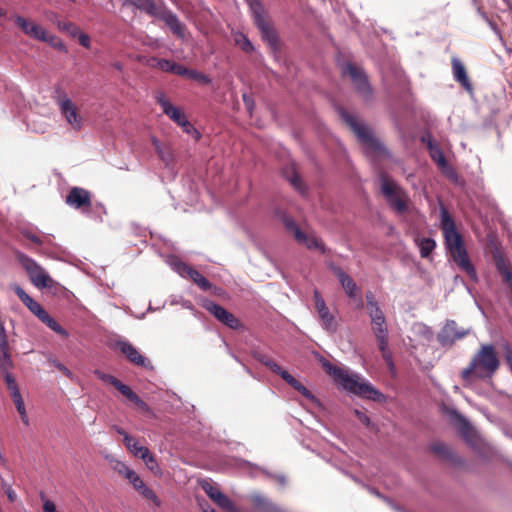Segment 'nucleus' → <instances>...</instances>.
Segmentation results:
<instances>
[{"label": "nucleus", "mask_w": 512, "mask_h": 512, "mask_svg": "<svg viewBox=\"0 0 512 512\" xmlns=\"http://www.w3.org/2000/svg\"><path fill=\"white\" fill-rule=\"evenodd\" d=\"M440 228L443 231L445 247L451 259L461 271L465 272L474 282H477L478 275L470 261L463 238L457 231L454 219L444 206L440 207Z\"/></svg>", "instance_id": "obj_1"}, {"label": "nucleus", "mask_w": 512, "mask_h": 512, "mask_svg": "<svg viewBox=\"0 0 512 512\" xmlns=\"http://www.w3.org/2000/svg\"><path fill=\"white\" fill-rule=\"evenodd\" d=\"M500 365L492 344H484L474 354L469 365L462 370L461 378L468 385L476 380L488 381Z\"/></svg>", "instance_id": "obj_2"}, {"label": "nucleus", "mask_w": 512, "mask_h": 512, "mask_svg": "<svg viewBox=\"0 0 512 512\" xmlns=\"http://www.w3.org/2000/svg\"><path fill=\"white\" fill-rule=\"evenodd\" d=\"M324 366L327 368V371L332 374L342 389L374 401L379 400L382 396V394L369 382L361 380L357 373L349 372L346 369L334 366L330 363H327Z\"/></svg>", "instance_id": "obj_3"}, {"label": "nucleus", "mask_w": 512, "mask_h": 512, "mask_svg": "<svg viewBox=\"0 0 512 512\" xmlns=\"http://www.w3.org/2000/svg\"><path fill=\"white\" fill-rule=\"evenodd\" d=\"M138 3L140 11L164 21L173 34L179 38H184V25L178 16L164 4L158 5L154 0H138Z\"/></svg>", "instance_id": "obj_4"}, {"label": "nucleus", "mask_w": 512, "mask_h": 512, "mask_svg": "<svg viewBox=\"0 0 512 512\" xmlns=\"http://www.w3.org/2000/svg\"><path fill=\"white\" fill-rule=\"evenodd\" d=\"M381 193L394 212L404 214L408 211L409 195L397 182L382 176Z\"/></svg>", "instance_id": "obj_5"}, {"label": "nucleus", "mask_w": 512, "mask_h": 512, "mask_svg": "<svg viewBox=\"0 0 512 512\" xmlns=\"http://www.w3.org/2000/svg\"><path fill=\"white\" fill-rule=\"evenodd\" d=\"M53 98L58 105L61 116L65 119L68 126L73 131H80L83 128L84 118L79 112L77 105L61 87L55 88Z\"/></svg>", "instance_id": "obj_6"}, {"label": "nucleus", "mask_w": 512, "mask_h": 512, "mask_svg": "<svg viewBox=\"0 0 512 512\" xmlns=\"http://www.w3.org/2000/svg\"><path fill=\"white\" fill-rule=\"evenodd\" d=\"M18 260L22 267L27 272L30 281L35 287H37L38 289H51L54 287L56 282L50 277L48 272L42 266H40L34 259L30 258L27 255L20 254L18 256Z\"/></svg>", "instance_id": "obj_7"}, {"label": "nucleus", "mask_w": 512, "mask_h": 512, "mask_svg": "<svg viewBox=\"0 0 512 512\" xmlns=\"http://www.w3.org/2000/svg\"><path fill=\"white\" fill-rule=\"evenodd\" d=\"M340 115L343 121L350 126L362 144L375 152L382 150L383 147L381 143L373 136L372 132L366 125L358 122L355 116L345 110H341Z\"/></svg>", "instance_id": "obj_8"}, {"label": "nucleus", "mask_w": 512, "mask_h": 512, "mask_svg": "<svg viewBox=\"0 0 512 512\" xmlns=\"http://www.w3.org/2000/svg\"><path fill=\"white\" fill-rule=\"evenodd\" d=\"M169 267L182 278H190L200 289L207 291L211 289V283L196 269L181 261L177 256L170 255L166 259Z\"/></svg>", "instance_id": "obj_9"}, {"label": "nucleus", "mask_w": 512, "mask_h": 512, "mask_svg": "<svg viewBox=\"0 0 512 512\" xmlns=\"http://www.w3.org/2000/svg\"><path fill=\"white\" fill-rule=\"evenodd\" d=\"M343 74L351 78L356 91L361 95L364 101L369 102L373 99V89L363 69L351 63H347L343 67Z\"/></svg>", "instance_id": "obj_10"}, {"label": "nucleus", "mask_w": 512, "mask_h": 512, "mask_svg": "<svg viewBox=\"0 0 512 512\" xmlns=\"http://www.w3.org/2000/svg\"><path fill=\"white\" fill-rule=\"evenodd\" d=\"M470 332V328L458 327L455 320L448 319L438 332L437 341L442 347L450 348L456 341L465 338Z\"/></svg>", "instance_id": "obj_11"}, {"label": "nucleus", "mask_w": 512, "mask_h": 512, "mask_svg": "<svg viewBox=\"0 0 512 512\" xmlns=\"http://www.w3.org/2000/svg\"><path fill=\"white\" fill-rule=\"evenodd\" d=\"M202 307L210 312L218 321L226 325L231 329H238L241 326L239 320L228 310H226L221 305L211 301L204 300L202 303Z\"/></svg>", "instance_id": "obj_12"}, {"label": "nucleus", "mask_w": 512, "mask_h": 512, "mask_svg": "<svg viewBox=\"0 0 512 512\" xmlns=\"http://www.w3.org/2000/svg\"><path fill=\"white\" fill-rule=\"evenodd\" d=\"M366 309L376 340H380L381 344L385 345V335L388 334V328L386 324V317L382 308L379 304H377Z\"/></svg>", "instance_id": "obj_13"}, {"label": "nucleus", "mask_w": 512, "mask_h": 512, "mask_svg": "<svg viewBox=\"0 0 512 512\" xmlns=\"http://www.w3.org/2000/svg\"><path fill=\"white\" fill-rule=\"evenodd\" d=\"M117 349H119L125 357L134 365L145 368L153 369V366L148 358L143 356L139 350L133 346L129 341L120 339L115 343Z\"/></svg>", "instance_id": "obj_14"}, {"label": "nucleus", "mask_w": 512, "mask_h": 512, "mask_svg": "<svg viewBox=\"0 0 512 512\" xmlns=\"http://www.w3.org/2000/svg\"><path fill=\"white\" fill-rule=\"evenodd\" d=\"M313 298L315 302V309L322 322L323 328L329 333H335L338 326L335 317L330 313L325 300L317 289L313 292Z\"/></svg>", "instance_id": "obj_15"}, {"label": "nucleus", "mask_w": 512, "mask_h": 512, "mask_svg": "<svg viewBox=\"0 0 512 512\" xmlns=\"http://www.w3.org/2000/svg\"><path fill=\"white\" fill-rule=\"evenodd\" d=\"M451 66L454 80L459 83L465 91L472 93L473 85L467 75L463 62L457 56H453L451 58Z\"/></svg>", "instance_id": "obj_16"}, {"label": "nucleus", "mask_w": 512, "mask_h": 512, "mask_svg": "<svg viewBox=\"0 0 512 512\" xmlns=\"http://www.w3.org/2000/svg\"><path fill=\"white\" fill-rule=\"evenodd\" d=\"M66 203L75 209H82L91 205L90 193L84 188L73 187L67 197Z\"/></svg>", "instance_id": "obj_17"}, {"label": "nucleus", "mask_w": 512, "mask_h": 512, "mask_svg": "<svg viewBox=\"0 0 512 512\" xmlns=\"http://www.w3.org/2000/svg\"><path fill=\"white\" fill-rule=\"evenodd\" d=\"M157 103L161 106L164 114H166L171 120L180 125L186 119V116L181 113L180 109L166 98L164 93H159L156 96Z\"/></svg>", "instance_id": "obj_18"}, {"label": "nucleus", "mask_w": 512, "mask_h": 512, "mask_svg": "<svg viewBox=\"0 0 512 512\" xmlns=\"http://www.w3.org/2000/svg\"><path fill=\"white\" fill-rule=\"evenodd\" d=\"M332 271L338 278L341 286L345 290L346 295L349 298H355L358 291L357 284L351 279V277L338 266H332Z\"/></svg>", "instance_id": "obj_19"}, {"label": "nucleus", "mask_w": 512, "mask_h": 512, "mask_svg": "<svg viewBox=\"0 0 512 512\" xmlns=\"http://www.w3.org/2000/svg\"><path fill=\"white\" fill-rule=\"evenodd\" d=\"M447 414L450 417V420L458 426L462 435L466 438L468 442H470V434L472 433V426L470 422L460 414L455 408L447 409Z\"/></svg>", "instance_id": "obj_20"}, {"label": "nucleus", "mask_w": 512, "mask_h": 512, "mask_svg": "<svg viewBox=\"0 0 512 512\" xmlns=\"http://www.w3.org/2000/svg\"><path fill=\"white\" fill-rule=\"evenodd\" d=\"M252 500L255 505L261 510V512H287L262 495L254 494Z\"/></svg>", "instance_id": "obj_21"}, {"label": "nucleus", "mask_w": 512, "mask_h": 512, "mask_svg": "<svg viewBox=\"0 0 512 512\" xmlns=\"http://www.w3.org/2000/svg\"><path fill=\"white\" fill-rule=\"evenodd\" d=\"M415 243L422 258H428L436 247V241L429 237L416 238Z\"/></svg>", "instance_id": "obj_22"}, {"label": "nucleus", "mask_w": 512, "mask_h": 512, "mask_svg": "<svg viewBox=\"0 0 512 512\" xmlns=\"http://www.w3.org/2000/svg\"><path fill=\"white\" fill-rule=\"evenodd\" d=\"M125 446L126 448L135 456V457H146L148 455V448L140 445L138 441H136L130 435H125Z\"/></svg>", "instance_id": "obj_23"}, {"label": "nucleus", "mask_w": 512, "mask_h": 512, "mask_svg": "<svg viewBox=\"0 0 512 512\" xmlns=\"http://www.w3.org/2000/svg\"><path fill=\"white\" fill-rule=\"evenodd\" d=\"M118 391L141 409H148L147 404L128 385L122 383V385L118 387Z\"/></svg>", "instance_id": "obj_24"}, {"label": "nucleus", "mask_w": 512, "mask_h": 512, "mask_svg": "<svg viewBox=\"0 0 512 512\" xmlns=\"http://www.w3.org/2000/svg\"><path fill=\"white\" fill-rule=\"evenodd\" d=\"M249 9L252 13L253 21L255 25L265 22V10L262 3L259 0H249Z\"/></svg>", "instance_id": "obj_25"}, {"label": "nucleus", "mask_w": 512, "mask_h": 512, "mask_svg": "<svg viewBox=\"0 0 512 512\" xmlns=\"http://www.w3.org/2000/svg\"><path fill=\"white\" fill-rule=\"evenodd\" d=\"M256 27L261 32L262 38L271 46L275 47L277 42V36L273 28L270 27V25L265 21L262 22Z\"/></svg>", "instance_id": "obj_26"}, {"label": "nucleus", "mask_w": 512, "mask_h": 512, "mask_svg": "<svg viewBox=\"0 0 512 512\" xmlns=\"http://www.w3.org/2000/svg\"><path fill=\"white\" fill-rule=\"evenodd\" d=\"M285 382L288 383L291 387H293L296 391H298L306 399L312 402H318L316 397L292 375H290Z\"/></svg>", "instance_id": "obj_27"}, {"label": "nucleus", "mask_w": 512, "mask_h": 512, "mask_svg": "<svg viewBox=\"0 0 512 512\" xmlns=\"http://www.w3.org/2000/svg\"><path fill=\"white\" fill-rule=\"evenodd\" d=\"M11 397H12V400L16 406V409L21 417V420L22 422L25 424V425H29V418L27 416V412H26V408H25V403H24V400H23V397L20 393V390L17 391V392H14L11 394Z\"/></svg>", "instance_id": "obj_28"}, {"label": "nucleus", "mask_w": 512, "mask_h": 512, "mask_svg": "<svg viewBox=\"0 0 512 512\" xmlns=\"http://www.w3.org/2000/svg\"><path fill=\"white\" fill-rule=\"evenodd\" d=\"M431 450L440 457L448 460H454V452L449 445L444 442H435L431 445Z\"/></svg>", "instance_id": "obj_29"}, {"label": "nucleus", "mask_w": 512, "mask_h": 512, "mask_svg": "<svg viewBox=\"0 0 512 512\" xmlns=\"http://www.w3.org/2000/svg\"><path fill=\"white\" fill-rule=\"evenodd\" d=\"M43 322L47 327H49L52 331L57 334L67 338L69 333L65 330L54 318H52L47 312L39 319Z\"/></svg>", "instance_id": "obj_30"}, {"label": "nucleus", "mask_w": 512, "mask_h": 512, "mask_svg": "<svg viewBox=\"0 0 512 512\" xmlns=\"http://www.w3.org/2000/svg\"><path fill=\"white\" fill-rule=\"evenodd\" d=\"M158 69L164 72H169L181 76L183 65H180L168 59H161V62H158Z\"/></svg>", "instance_id": "obj_31"}, {"label": "nucleus", "mask_w": 512, "mask_h": 512, "mask_svg": "<svg viewBox=\"0 0 512 512\" xmlns=\"http://www.w3.org/2000/svg\"><path fill=\"white\" fill-rule=\"evenodd\" d=\"M282 222L285 226V228L293 233L295 239L302 238L304 239V233L301 231L299 226L296 224L294 219L286 214L282 215Z\"/></svg>", "instance_id": "obj_32"}, {"label": "nucleus", "mask_w": 512, "mask_h": 512, "mask_svg": "<svg viewBox=\"0 0 512 512\" xmlns=\"http://www.w3.org/2000/svg\"><path fill=\"white\" fill-rule=\"evenodd\" d=\"M181 76H184V77H187V78H190V79H193V80H196V81H199L201 83H204V84H208L211 82L210 78L197 71V70H194V69H189L185 66H183V70H182V73H181Z\"/></svg>", "instance_id": "obj_33"}, {"label": "nucleus", "mask_w": 512, "mask_h": 512, "mask_svg": "<svg viewBox=\"0 0 512 512\" xmlns=\"http://www.w3.org/2000/svg\"><path fill=\"white\" fill-rule=\"evenodd\" d=\"M296 240L304 244L308 249H319L321 252H325L323 243L314 236H308L304 233V239L297 238Z\"/></svg>", "instance_id": "obj_34"}, {"label": "nucleus", "mask_w": 512, "mask_h": 512, "mask_svg": "<svg viewBox=\"0 0 512 512\" xmlns=\"http://www.w3.org/2000/svg\"><path fill=\"white\" fill-rule=\"evenodd\" d=\"M434 162L437 163L438 167L442 170V172L452 180H457L458 176L455 170L448 165V162L444 156V154L438 157Z\"/></svg>", "instance_id": "obj_35"}, {"label": "nucleus", "mask_w": 512, "mask_h": 512, "mask_svg": "<svg viewBox=\"0 0 512 512\" xmlns=\"http://www.w3.org/2000/svg\"><path fill=\"white\" fill-rule=\"evenodd\" d=\"M434 162L437 163L438 167L442 170V172L452 180H457L458 176L455 170L448 165V162L444 156V154L438 157Z\"/></svg>", "instance_id": "obj_36"}, {"label": "nucleus", "mask_w": 512, "mask_h": 512, "mask_svg": "<svg viewBox=\"0 0 512 512\" xmlns=\"http://www.w3.org/2000/svg\"><path fill=\"white\" fill-rule=\"evenodd\" d=\"M434 162L437 163L438 167L442 170V172L452 180H457L458 176L455 170L448 165V162L444 156V154L438 157Z\"/></svg>", "instance_id": "obj_37"}, {"label": "nucleus", "mask_w": 512, "mask_h": 512, "mask_svg": "<svg viewBox=\"0 0 512 512\" xmlns=\"http://www.w3.org/2000/svg\"><path fill=\"white\" fill-rule=\"evenodd\" d=\"M29 35L44 42H51L53 40V37L49 36L47 31L38 24H33V27H30Z\"/></svg>", "instance_id": "obj_38"}, {"label": "nucleus", "mask_w": 512, "mask_h": 512, "mask_svg": "<svg viewBox=\"0 0 512 512\" xmlns=\"http://www.w3.org/2000/svg\"><path fill=\"white\" fill-rule=\"evenodd\" d=\"M107 459L109 460L113 470L124 478H127L129 473L132 471V469H130L124 462L117 460L114 457L107 456Z\"/></svg>", "instance_id": "obj_39"}, {"label": "nucleus", "mask_w": 512, "mask_h": 512, "mask_svg": "<svg viewBox=\"0 0 512 512\" xmlns=\"http://www.w3.org/2000/svg\"><path fill=\"white\" fill-rule=\"evenodd\" d=\"M152 143L161 160L168 165L172 161L171 153L162 146L158 139L153 138Z\"/></svg>", "instance_id": "obj_40"}, {"label": "nucleus", "mask_w": 512, "mask_h": 512, "mask_svg": "<svg viewBox=\"0 0 512 512\" xmlns=\"http://www.w3.org/2000/svg\"><path fill=\"white\" fill-rule=\"evenodd\" d=\"M137 491L145 498L151 500L156 506H160L161 502L155 492L146 486L145 483L140 485Z\"/></svg>", "instance_id": "obj_41"}, {"label": "nucleus", "mask_w": 512, "mask_h": 512, "mask_svg": "<svg viewBox=\"0 0 512 512\" xmlns=\"http://www.w3.org/2000/svg\"><path fill=\"white\" fill-rule=\"evenodd\" d=\"M146 467L155 475H158L161 473V469L159 467V464L157 462V460L155 459V457L150 453V451L148 450V455L146 457H140Z\"/></svg>", "instance_id": "obj_42"}, {"label": "nucleus", "mask_w": 512, "mask_h": 512, "mask_svg": "<svg viewBox=\"0 0 512 512\" xmlns=\"http://www.w3.org/2000/svg\"><path fill=\"white\" fill-rule=\"evenodd\" d=\"M235 42L244 52L250 53L254 50L251 41L242 33L236 34Z\"/></svg>", "instance_id": "obj_43"}, {"label": "nucleus", "mask_w": 512, "mask_h": 512, "mask_svg": "<svg viewBox=\"0 0 512 512\" xmlns=\"http://www.w3.org/2000/svg\"><path fill=\"white\" fill-rule=\"evenodd\" d=\"M377 342H378L379 350L382 352L383 359L390 367H393L392 354L388 349V345H389L388 334L385 335V345H382L380 340H377Z\"/></svg>", "instance_id": "obj_44"}, {"label": "nucleus", "mask_w": 512, "mask_h": 512, "mask_svg": "<svg viewBox=\"0 0 512 512\" xmlns=\"http://www.w3.org/2000/svg\"><path fill=\"white\" fill-rule=\"evenodd\" d=\"M216 504L227 512H239L234 503L224 493L219 497Z\"/></svg>", "instance_id": "obj_45"}, {"label": "nucleus", "mask_w": 512, "mask_h": 512, "mask_svg": "<svg viewBox=\"0 0 512 512\" xmlns=\"http://www.w3.org/2000/svg\"><path fill=\"white\" fill-rule=\"evenodd\" d=\"M94 374L102 381L113 385L117 390H118V387H120V385H122V382L120 380H118L116 377H114L113 375H110V374H106V373L102 372L101 370L96 369L94 371Z\"/></svg>", "instance_id": "obj_46"}, {"label": "nucleus", "mask_w": 512, "mask_h": 512, "mask_svg": "<svg viewBox=\"0 0 512 512\" xmlns=\"http://www.w3.org/2000/svg\"><path fill=\"white\" fill-rule=\"evenodd\" d=\"M58 28L72 37H76L79 33V28L69 21H59Z\"/></svg>", "instance_id": "obj_47"}, {"label": "nucleus", "mask_w": 512, "mask_h": 512, "mask_svg": "<svg viewBox=\"0 0 512 512\" xmlns=\"http://www.w3.org/2000/svg\"><path fill=\"white\" fill-rule=\"evenodd\" d=\"M13 368V361L10 353L0 354V370L2 374L10 373L9 370Z\"/></svg>", "instance_id": "obj_48"}, {"label": "nucleus", "mask_w": 512, "mask_h": 512, "mask_svg": "<svg viewBox=\"0 0 512 512\" xmlns=\"http://www.w3.org/2000/svg\"><path fill=\"white\" fill-rule=\"evenodd\" d=\"M428 149L433 161L444 154L441 148L431 140L428 141Z\"/></svg>", "instance_id": "obj_49"}, {"label": "nucleus", "mask_w": 512, "mask_h": 512, "mask_svg": "<svg viewBox=\"0 0 512 512\" xmlns=\"http://www.w3.org/2000/svg\"><path fill=\"white\" fill-rule=\"evenodd\" d=\"M14 22L17 26H19L25 34L29 35L30 27H33L34 23H30L22 16H16Z\"/></svg>", "instance_id": "obj_50"}, {"label": "nucleus", "mask_w": 512, "mask_h": 512, "mask_svg": "<svg viewBox=\"0 0 512 512\" xmlns=\"http://www.w3.org/2000/svg\"><path fill=\"white\" fill-rule=\"evenodd\" d=\"M29 311L40 319L47 311L37 302L33 301L31 305L27 307Z\"/></svg>", "instance_id": "obj_51"}, {"label": "nucleus", "mask_w": 512, "mask_h": 512, "mask_svg": "<svg viewBox=\"0 0 512 512\" xmlns=\"http://www.w3.org/2000/svg\"><path fill=\"white\" fill-rule=\"evenodd\" d=\"M5 382L7 384L8 390L10 391V394L19 391V387L16 383V380L10 373L3 374Z\"/></svg>", "instance_id": "obj_52"}, {"label": "nucleus", "mask_w": 512, "mask_h": 512, "mask_svg": "<svg viewBox=\"0 0 512 512\" xmlns=\"http://www.w3.org/2000/svg\"><path fill=\"white\" fill-rule=\"evenodd\" d=\"M49 363L51 365H53L55 368H57L58 370H60L65 376L72 378V376H73L72 372L60 361H58L56 359H50Z\"/></svg>", "instance_id": "obj_53"}, {"label": "nucleus", "mask_w": 512, "mask_h": 512, "mask_svg": "<svg viewBox=\"0 0 512 512\" xmlns=\"http://www.w3.org/2000/svg\"><path fill=\"white\" fill-rule=\"evenodd\" d=\"M126 479L133 485V487L136 490L138 489V487L140 485H142L144 483V481L140 478V476L134 470H132L129 473V475L127 476Z\"/></svg>", "instance_id": "obj_54"}, {"label": "nucleus", "mask_w": 512, "mask_h": 512, "mask_svg": "<svg viewBox=\"0 0 512 512\" xmlns=\"http://www.w3.org/2000/svg\"><path fill=\"white\" fill-rule=\"evenodd\" d=\"M2 488L4 489L5 494L7 495L10 502H14L17 498L16 492L13 490L11 485L2 481Z\"/></svg>", "instance_id": "obj_55"}, {"label": "nucleus", "mask_w": 512, "mask_h": 512, "mask_svg": "<svg viewBox=\"0 0 512 512\" xmlns=\"http://www.w3.org/2000/svg\"><path fill=\"white\" fill-rule=\"evenodd\" d=\"M270 370L275 374H278L284 381H286V379H288V377L291 375L288 371L281 368L276 362L273 364Z\"/></svg>", "instance_id": "obj_56"}, {"label": "nucleus", "mask_w": 512, "mask_h": 512, "mask_svg": "<svg viewBox=\"0 0 512 512\" xmlns=\"http://www.w3.org/2000/svg\"><path fill=\"white\" fill-rule=\"evenodd\" d=\"M139 60L145 65L152 68H158V62H161V59L157 57H141L139 58Z\"/></svg>", "instance_id": "obj_57"}, {"label": "nucleus", "mask_w": 512, "mask_h": 512, "mask_svg": "<svg viewBox=\"0 0 512 512\" xmlns=\"http://www.w3.org/2000/svg\"><path fill=\"white\" fill-rule=\"evenodd\" d=\"M179 126H181L184 132H186L187 134H199L198 131L193 127V125L189 122L187 118L183 122H181Z\"/></svg>", "instance_id": "obj_58"}, {"label": "nucleus", "mask_w": 512, "mask_h": 512, "mask_svg": "<svg viewBox=\"0 0 512 512\" xmlns=\"http://www.w3.org/2000/svg\"><path fill=\"white\" fill-rule=\"evenodd\" d=\"M78 41H79V44L85 48H90V44H91V41H90V37L89 35L85 34V33H78Z\"/></svg>", "instance_id": "obj_59"}, {"label": "nucleus", "mask_w": 512, "mask_h": 512, "mask_svg": "<svg viewBox=\"0 0 512 512\" xmlns=\"http://www.w3.org/2000/svg\"><path fill=\"white\" fill-rule=\"evenodd\" d=\"M365 298H366V308L379 304L375 298V295L371 291H368L366 293Z\"/></svg>", "instance_id": "obj_60"}, {"label": "nucleus", "mask_w": 512, "mask_h": 512, "mask_svg": "<svg viewBox=\"0 0 512 512\" xmlns=\"http://www.w3.org/2000/svg\"><path fill=\"white\" fill-rule=\"evenodd\" d=\"M202 488L205 491V493L208 495L209 498H212L213 495L215 494V492H217L219 490L218 488L214 487L213 485H211L209 483H204L202 485Z\"/></svg>", "instance_id": "obj_61"}, {"label": "nucleus", "mask_w": 512, "mask_h": 512, "mask_svg": "<svg viewBox=\"0 0 512 512\" xmlns=\"http://www.w3.org/2000/svg\"><path fill=\"white\" fill-rule=\"evenodd\" d=\"M505 358L512 372V348L509 345H505Z\"/></svg>", "instance_id": "obj_62"}, {"label": "nucleus", "mask_w": 512, "mask_h": 512, "mask_svg": "<svg viewBox=\"0 0 512 512\" xmlns=\"http://www.w3.org/2000/svg\"><path fill=\"white\" fill-rule=\"evenodd\" d=\"M44 512H57L55 504L51 500H45L43 503Z\"/></svg>", "instance_id": "obj_63"}, {"label": "nucleus", "mask_w": 512, "mask_h": 512, "mask_svg": "<svg viewBox=\"0 0 512 512\" xmlns=\"http://www.w3.org/2000/svg\"><path fill=\"white\" fill-rule=\"evenodd\" d=\"M12 289L15 292V294L19 297L20 300L23 299L27 295L25 290L17 284L13 285Z\"/></svg>", "instance_id": "obj_64"}]
</instances>
